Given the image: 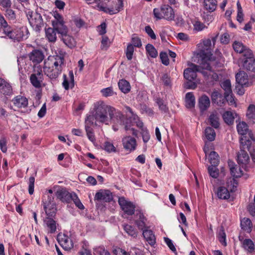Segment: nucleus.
Returning <instances> with one entry per match:
<instances>
[{"label":"nucleus","instance_id":"obj_6","mask_svg":"<svg viewBox=\"0 0 255 255\" xmlns=\"http://www.w3.org/2000/svg\"><path fill=\"white\" fill-rule=\"evenodd\" d=\"M153 12L156 20L165 19L171 21L173 20L175 17V12L173 9L168 4H163L160 8H154Z\"/></svg>","mask_w":255,"mask_h":255},{"label":"nucleus","instance_id":"obj_61","mask_svg":"<svg viewBox=\"0 0 255 255\" xmlns=\"http://www.w3.org/2000/svg\"><path fill=\"white\" fill-rule=\"evenodd\" d=\"M159 56L162 63L166 66L168 65L169 61L167 53L165 52H161L160 53Z\"/></svg>","mask_w":255,"mask_h":255},{"label":"nucleus","instance_id":"obj_48","mask_svg":"<svg viewBox=\"0 0 255 255\" xmlns=\"http://www.w3.org/2000/svg\"><path fill=\"white\" fill-rule=\"evenodd\" d=\"M247 117L251 120H255V105L251 104L248 108L247 113Z\"/></svg>","mask_w":255,"mask_h":255},{"label":"nucleus","instance_id":"obj_14","mask_svg":"<svg viewBox=\"0 0 255 255\" xmlns=\"http://www.w3.org/2000/svg\"><path fill=\"white\" fill-rule=\"evenodd\" d=\"M124 148L129 152L133 151L136 148V140L135 138L130 136H126L122 139Z\"/></svg>","mask_w":255,"mask_h":255},{"label":"nucleus","instance_id":"obj_46","mask_svg":"<svg viewBox=\"0 0 255 255\" xmlns=\"http://www.w3.org/2000/svg\"><path fill=\"white\" fill-rule=\"evenodd\" d=\"M209 122L210 125L214 128H217L219 127V118L216 114H211L209 118Z\"/></svg>","mask_w":255,"mask_h":255},{"label":"nucleus","instance_id":"obj_8","mask_svg":"<svg viewBox=\"0 0 255 255\" xmlns=\"http://www.w3.org/2000/svg\"><path fill=\"white\" fill-rule=\"evenodd\" d=\"M26 16L33 29L36 32H39L44 25L41 15L37 12L28 10L26 13Z\"/></svg>","mask_w":255,"mask_h":255},{"label":"nucleus","instance_id":"obj_5","mask_svg":"<svg viewBox=\"0 0 255 255\" xmlns=\"http://www.w3.org/2000/svg\"><path fill=\"white\" fill-rule=\"evenodd\" d=\"M112 112L110 116L109 122L111 121L113 123L114 130H118L120 127H123L126 131L129 129L130 127L128 126V120L127 118L120 111L114 107H113Z\"/></svg>","mask_w":255,"mask_h":255},{"label":"nucleus","instance_id":"obj_7","mask_svg":"<svg viewBox=\"0 0 255 255\" xmlns=\"http://www.w3.org/2000/svg\"><path fill=\"white\" fill-rule=\"evenodd\" d=\"M237 129L238 133L242 135L240 139V144L245 147L251 145L252 142L251 139H252L253 134L251 132H249L248 125L245 122H240L237 126Z\"/></svg>","mask_w":255,"mask_h":255},{"label":"nucleus","instance_id":"obj_38","mask_svg":"<svg viewBox=\"0 0 255 255\" xmlns=\"http://www.w3.org/2000/svg\"><path fill=\"white\" fill-rule=\"evenodd\" d=\"M229 166L230 169L231 174L235 178H238L242 175V171L240 168L238 169L237 165H234L233 162H229Z\"/></svg>","mask_w":255,"mask_h":255},{"label":"nucleus","instance_id":"obj_26","mask_svg":"<svg viewBox=\"0 0 255 255\" xmlns=\"http://www.w3.org/2000/svg\"><path fill=\"white\" fill-rule=\"evenodd\" d=\"M210 105V101L209 98L204 95L200 97L198 100V106L202 113L206 111Z\"/></svg>","mask_w":255,"mask_h":255},{"label":"nucleus","instance_id":"obj_50","mask_svg":"<svg viewBox=\"0 0 255 255\" xmlns=\"http://www.w3.org/2000/svg\"><path fill=\"white\" fill-rule=\"evenodd\" d=\"M71 201H73L75 206L80 210H84L85 208L84 206L81 202L77 195L73 192Z\"/></svg>","mask_w":255,"mask_h":255},{"label":"nucleus","instance_id":"obj_19","mask_svg":"<svg viewBox=\"0 0 255 255\" xmlns=\"http://www.w3.org/2000/svg\"><path fill=\"white\" fill-rule=\"evenodd\" d=\"M95 126V124L86 119L85 120V129L86 132V135L89 140L92 142L95 143L96 142V137L94 131V129L91 127Z\"/></svg>","mask_w":255,"mask_h":255},{"label":"nucleus","instance_id":"obj_25","mask_svg":"<svg viewBox=\"0 0 255 255\" xmlns=\"http://www.w3.org/2000/svg\"><path fill=\"white\" fill-rule=\"evenodd\" d=\"M0 92L5 96H10L12 94L10 84L2 78L0 80Z\"/></svg>","mask_w":255,"mask_h":255},{"label":"nucleus","instance_id":"obj_45","mask_svg":"<svg viewBox=\"0 0 255 255\" xmlns=\"http://www.w3.org/2000/svg\"><path fill=\"white\" fill-rule=\"evenodd\" d=\"M205 135L206 138L209 141H213L215 139L216 133L213 128L208 127L205 130Z\"/></svg>","mask_w":255,"mask_h":255},{"label":"nucleus","instance_id":"obj_28","mask_svg":"<svg viewBox=\"0 0 255 255\" xmlns=\"http://www.w3.org/2000/svg\"><path fill=\"white\" fill-rule=\"evenodd\" d=\"M142 235L146 242L151 246H154L156 243V238L153 232L148 228L145 229L142 231Z\"/></svg>","mask_w":255,"mask_h":255},{"label":"nucleus","instance_id":"obj_51","mask_svg":"<svg viewBox=\"0 0 255 255\" xmlns=\"http://www.w3.org/2000/svg\"><path fill=\"white\" fill-rule=\"evenodd\" d=\"M36 74H32L30 76V81L31 84L35 88H39L41 87V82Z\"/></svg>","mask_w":255,"mask_h":255},{"label":"nucleus","instance_id":"obj_34","mask_svg":"<svg viewBox=\"0 0 255 255\" xmlns=\"http://www.w3.org/2000/svg\"><path fill=\"white\" fill-rule=\"evenodd\" d=\"M57 31L53 27H49L45 29L46 37L50 42H55L57 40L56 36Z\"/></svg>","mask_w":255,"mask_h":255},{"label":"nucleus","instance_id":"obj_58","mask_svg":"<svg viewBox=\"0 0 255 255\" xmlns=\"http://www.w3.org/2000/svg\"><path fill=\"white\" fill-rule=\"evenodd\" d=\"M131 42L133 47L140 48L141 45V41L139 37L137 36L135 34H134L131 38Z\"/></svg>","mask_w":255,"mask_h":255},{"label":"nucleus","instance_id":"obj_2","mask_svg":"<svg viewBox=\"0 0 255 255\" xmlns=\"http://www.w3.org/2000/svg\"><path fill=\"white\" fill-rule=\"evenodd\" d=\"M41 205L46 215L43 219L44 225L48 228L49 233L54 234L57 229L56 221L53 219L56 216L57 208L53 198L51 195L44 196L41 202Z\"/></svg>","mask_w":255,"mask_h":255},{"label":"nucleus","instance_id":"obj_55","mask_svg":"<svg viewBox=\"0 0 255 255\" xmlns=\"http://www.w3.org/2000/svg\"><path fill=\"white\" fill-rule=\"evenodd\" d=\"M103 148L109 153L116 152V148L109 141H105L103 144Z\"/></svg>","mask_w":255,"mask_h":255},{"label":"nucleus","instance_id":"obj_43","mask_svg":"<svg viewBox=\"0 0 255 255\" xmlns=\"http://www.w3.org/2000/svg\"><path fill=\"white\" fill-rule=\"evenodd\" d=\"M244 248L250 253H252L255 250V244L253 241L250 239H246L243 243Z\"/></svg>","mask_w":255,"mask_h":255},{"label":"nucleus","instance_id":"obj_11","mask_svg":"<svg viewBox=\"0 0 255 255\" xmlns=\"http://www.w3.org/2000/svg\"><path fill=\"white\" fill-rule=\"evenodd\" d=\"M113 199V196L109 190H101L97 192L94 197V200L110 202Z\"/></svg>","mask_w":255,"mask_h":255},{"label":"nucleus","instance_id":"obj_10","mask_svg":"<svg viewBox=\"0 0 255 255\" xmlns=\"http://www.w3.org/2000/svg\"><path fill=\"white\" fill-rule=\"evenodd\" d=\"M118 203L122 210L125 214L132 216L135 211V205L133 202L126 199L124 197L119 198Z\"/></svg>","mask_w":255,"mask_h":255},{"label":"nucleus","instance_id":"obj_36","mask_svg":"<svg viewBox=\"0 0 255 255\" xmlns=\"http://www.w3.org/2000/svg\"><path fill=\"white\" fill-rule=\"evenodd\" d=\"M195 98L192 92H188L185 96V106L188 109H191L195 107Z\"/></svg>","mask_w":255,"mask_h":255},{"label":"nucleus","instance_id":"obj_57","mask_svg":"<svg viewBox=\"0 0 255 255\" xmlns=\"http://www.w3.org/2000/svg\"><path fill=\"white\" fill-rule=\"evenodd\" d=\"M156 103L158 106L159 109L163 112L166 113L168 111V108L167 106L164 104L163 100L160 98H157L156 99Z\"/></svg>","mask_w":255,"mask_h":255},{"label":"nucleus","instance_id":"obj_22","mask_svg":"<svg viewBox=\"0 0 255 255\" xmlns=\"http://www.w3.org/2000/svg\"><path fill=\"white\" fill-rule=\"evenodd\" d=\"M136 211L135 216L138 217V219L135 221V224L139 230L143 231L144 229L148 228V227L145 226L146 219L140 210H136Z\"/></svg>","mask_w":255,"mask_h":255},{"label":"nucleus","instance_id":"obj_32","mask_svg":"<svg viewBox=\"0 0 255 255\" xmlns=\"http://www.w3.org/2000/svg\"><path fill=\"white\" fill-rule=\"evenodd\" d=\"M216 194L220 199L227 200L230 197V194L228 189L223 186L218 188Z\"/></svg>","mask_w":255,"mask_h":255},{"label":"nucleus","instance_id":"obj_29","mask_svg":"<svg viewBox=\"0 0 255 255\" xmlns=\"http://www.w3.org/2000/svg\"><path fill=\"white\" fill-rule=\"evenodd\" d=\"M235 51L239 53H243V57L246 56V52L248 51H252L249 48L245 46L242 42L238 41H235L232 45Z\"/></svg>","mask_w":255,"mask_h":255},{"label":"nucleus","instance_id":"obj_21","mask_svg":"<svg viewBox=\"0 0 255 255\" xmlns=\"http://www.w3.org/2000/svg\"><path fill=\"white\" fill-rule=\"evenodd\" d=\"M198 71V66L192 64L191 68H188L184 71V77L187 80H194L197 77V72Z\"/></svg>","mask_w":255,"mask_h":255},{"label":"nucleus","instance_id":"obj_40","mask_svg":"<svg viewBox=\"0 0 255 255\" xmlns=\"http://www.w3.org/2000/svg\"><path fill=\"white\" fill-rule=\"evenodd\" d=\"M123 228L124 231L130 236L134 238H136L137 237L138 233L135 230L134 227L128 224H126L123 225Z\"/></svg>","mask_w":255,"mask_h":255},{"label":"nucleus","instance_id":"obj_52","mask_svg":"<svg viewBox=\"0 0 255 255\" xmlns=\"http://www.w3.org/2000/svg\"><path fill=\"white\" fill-rule=\"evenodd\" d=\"M218 165H212L208 167V173L209 175L214 178H217L219 174V171L217 168Z\"/></svg>","mask_w":255,"mask_h":255},{"label":"nucleus","instance_id":"obj_27","mask_svg":"<svg viewBox=\"0 0 255 255\" xmlns=\"http://www.w3.org/2000/svg\"><path fill=\"white\" fill-rule=\"evenodd\" d=\"M52 25L53 27L57 31V32L61 35L68 33V28L65 24L64 20L61 21L52 22Z\"/></svg>","mask_w":255,"mask_h":255},{"label":"nucleus","instance_id":"obj_42","mask_svg":"<svg viewBox=\"0 0 255 255\" xmlns=\"http://www.w3.org/2000/svg\"><path fill=\"white\" fill-rule=\"evenodd\" d=\"M61 246L66 250H69L73 247V243L70 238L65 236L61 240Z\"/></svg>","mask_w":255,"mask_h":255},{"label":"nucleus","instance_id":"obj_24","mask_svg":"<svg viewBox=\"0 0 255 255\" xmlns=\"http://www.w3.org/2000/svg\"><path fill=\"white\" fill-rule=\"evenodd\" d=\"M236 80L238 84L249 86V79L248 74L244 71H240L236 75Z\"/></svg>","mask_w":255,"mask_h":255},{"label":"nucleus","instance_id":"obj_31","mask_svg":"<svg viewBox=\"0 0 255 255\" xmlns=\"http://www.w3.org/2000/svg\"><path fill=\"white\" fill-rule=\"evenodd\" d=\"M61 37L63 42L68 47L72 48L76 46V41L72 36L66 33L62 34Z\"/></svg>","mask_w":255,"mask_h":255},{"label":"nucleus","instance_id":"obj_20","mask_svg":"<svg viewBox=\"0 0 255 255\" xmlns=\"http://www.w3.org/2000/svg\"><path fill=\"white\" fill-rule=\"evenodd\" d=\"M11 101L13 105L17 108H25L28 104V99L20 95L14 97Z\"/></svg>","mask_w":255,"mask_h":255},{"label":"nucleus","instance_id":"obj_9","mask_svg":"<svg viewBox=\"0 0 255 255\" xmlns=\"http://www.w3.org/2000/svg\"><path fill=\"white\" fill-rule=\"evenodd\" d=\"M246 56L242 59L244 69L255 74V58L252 51L246 52Z\"/></svg>","mask_w":255,"mask_h":255},{"label":"nucleus","instance_id":"obj_4","mask_svg":"<svg viewBox=\"0 0 255 255\" xmlns=\"http://www.w3.org/2000/svg\"><path fill=\"white\" fill-rule=\"evenodd\" d=\"M66 53L62 50H58L56 55L50 56L45 60L44 65L48 66L55 67V71L58 72L59 71H63L66 67V61L65 59Z\"/></svg>","mask_w":255,"mask_h":255},{"label":"nucleus","instance_id":"obj_41","mask_svg":"<svg viewBox=\"0 0 255 255\" xmlns=\"http://www.w3.org/2000/svg\"><path fill=\"white\" fill-rule=\"evenodd\" d=\"M223 120L227 125H233L234 122L235 117L234 114L231 111H226L223 115Z\"/></svg>","mask_w":255,"mask_h":255},{"label":"nucleus","instance_id":"obj_18","mask_svg":"<svg viewBox=\"0 0 255 255\" xmlns=\"http://www.w3.org/2000/svg\"><path fill=\"white\" fill-rule=\"evenodd\" d=\"M72 194L73 192L70 193L65 189H62L56 191V196L61 202L69 203L71 201Z\"/></svg>","mask_w":255,"mask_h":255},{"label":"nucleus","instance_id":"obj_49","mask_svg":"<svg viewBox=\"0 0 255 255\" xmlns=\"http://www.w3.org/2000/svg\"><path fill=\"white\" fill-rule=\"evenodd\" d=\"M145 49L148 54L152 58H155L157 56V51L155 47L151 44H147Z\"/></svg>","mask_w":255,"mask_h":255},{"label":"nucleus","instance_id":"obj_30","mask_svg":"<svg viewBox=\"0 0 255 255\" xmlns=\"http://www.w3.org/2000/svg\"><path fill=\"white\" fill-rule=\"evenodd\" d=\"M119 2L120 3L118 5L116 8H114L113 7H108L107 6H101V9L105 12L110 14V15H113L117 13L120 11H121L122 9H123V1L121 0H119Z\"/></svg>","mask_w":255,"mask_h":255},{"label":"nucleus","instance_id":"obj_53","mask_svg":"<svg viewBox=\"0 0 255 255\" xmlns=\"http://www.w3.org/2000/svg\"><path fill=\"white\" fill-rule=\"evenodd\" d=\"M8 24L4 17L0 14V37L2 36Z\"/></svg>","mask_w":255,"mask_h":255},{"label":"nucleus","instance_id":"obj_17","mask_svg":"<svg viewBox=\"0 0 255 255\" xmlns=\"http://www.w3.org/2000/svg\"><path fill=\"white\" fill-rule=\"evenodd\" d=\"M28 57L34 65H36L43 61L44 55L42 51L34 49L28 54Z\"/></svg>","mask_w":255,"mask_h":255},{"label":"nucleus","instance_id":"obj_16","mask_svg":"<svg viewBox=\"0 0 255 255\" xmlns=\"http://www.w3.org/2000/svg\"><path fill=\"white\" fill-rule=\"evenodd\" d=\"M250 147L251 145H249L247 146V147L245 146V148H243V144H240L241 150L239 152L237 156L239 164H246L248 163L250 157L246 150H249Z\"/></svg>","mask_w":255,"mask_h":255},{"label":"nucleus","instance_id":"obj_13","mask_svg":"<svg viewBox=\"0 0 255 255\" xmlns=\"http://www.w3.org/2000/svg\"><path fill=\"white\" fill-rule=\"evenodd\" d=\"M221 87L224 90V95L226 98H229L230 104L232 105L235 103V100L233 97V93L232 90L231 83L230 80H226L221 83Z\"/></svg>","mask_w":255,"mask_h":255},{"label":"nucleus","instance_id":"obj_54","mask_svg":"<svg viewBox=\"0 0 255 255\" xmlns=\"http://www.w3.org/2000/svg\"><path fill=\"white\" fill-rule=\"evenodd\" d=\"M100 92L102 96L105 97H111L116 94V93L113 91L112 87L102 89Z\"/></svg>","mask_w":255,"mask_h":255},{"label":"nucleus","instance_id":"obj_56","mask_svg":"<svg viewBox=\"0 0 255 255\" xmlns=\"http://www.w3.org/2000/svg\"><path fill=\"white\" fill-rule=\"evenodd\" d=\"M134 52V47L131 43H129L127 45V49L125 51L126 57L128 60H130L132 58Z\"/></svg>","mask_w":255,"mask_h":255},{"label":"nucleus","instance_id":"obj_37","mask_svg":"<svg viewBox=\"0 0 255 255\" xmlns=\"http://www.w3.org/2000/svg\"><path fill=\"white\" fill-rule=\"evenodd\" d=\"M198 55L199 57L201 58L203 62H207L211 60L212 58V51L210 50L201 49L199 51Z\"/></svg>","mask_w":255,"mask_h":255},{"label":"nucleus","instance_id":"obj_63","mask_svg":"<svg viewBox=\"0 0 255 255\" xmlns=\"http://www.w3.org/2000/svg\"><path fill=\"white\" fill-rule=\"evenodd\" d=\"M194 30L199 31L203 30L205 28V25L202 22L199 21H195L193 23Z\"/></svg>","mask_w":255,"mask_h":255},{"label":"nucleus","instance_id":"obj_12","mask_svg":"<svg viewBox=\"0 0 255 255\" xmlns=\"http://www.w3.org/2000/svg\"><path fill=\"white\" fill-rule=\"evenodd\" d=\"M211 99L213 103L219 106H222L226 102L230 104L229 98H226L225 95H223L217 91H214L211 94Z\"/></svg>","mask_w":255,"mask_h":255},{"label":"nucleus","instance_id":"obj_64","mask_svg":"<svg viewBox=\"0 0 255 255\" xmlns=\"http://www.w3.org/2000/svg\"><path fill=\"white\" fill-rule=\"evenodd\" d=\"M145 31L148 35L152 39H156V36L153 30L149 25L145 27Z\"/></svg>","mask_w":255,"mask_h":255},{"label":"nucleus","instance_id":"obj_1","mask_svg":"<svg viewBox=\"0 0 255 255\" xmlns=\"http://www.w3.org/2000/svg\"><path fill=\"white\" fill-rule=\"evenodd\" d=\"M112 111L113 107L106 105L103 101H99L94 104L93 111L87 115L85 119L93 122L95 126L99 124L108 125Z\"/></svg>","mask_w":255,"mask_h":255},{"label":"nucleus","instance_id":"obj_47","mask_svg":"<svg viewBox=\"0 0 255 255\" xmlns=\"http://www.w3.org/2000/svg\"><path fill=\"white\" fill-rule=\"evenodd\" d=\"M119 254V255H144L139 249L135 248H132L129 253L121 249Z\"/></svg>","mask_w":255,"mask_h":255},{"label":"nucleus","instance_id":"obj_60","mask_svg":"<svg viewBox=\"0 0 255 255\" xmlns=\"http://www.w3.org/2000/svg\"><path fill=\"white\" fill-rule=\"evenodd\" d=\"M141 134L142 135L143 141L144 143L147 142L149 141L150 136L147 128H142V130L141 131Z\"/></svg>","mask_w":255,"mask_h":255},{"label":"nucleus","instance_id":"obj_23","mask_svg":"<svg viewBox=\"0 0 255 255\" xmlns=\"http://www.w3.org/2000/svg\"><path fill=\"white\" fill-rule=\"evenodd\" d=\"M49 68L48 66L44 65L43 72L45 75H46L50 80H55L62 73V71H55V67L51 66Z\"/></svg>","mask_w":255,"mask_h":255},{"label":"nucleus","instance_id":"obj_35","mask_svg":"<svg viewBox=\"0 0 255 255\" xmlns=\"http://www.w3.org/2000/svg\"><path fill=\"white\" fill-rule=\"evenodd\" d=\"M119 89L125 94H127L130 91L131 87L129 83L125 79L120 80L118 82Z\"/></svg>","mask_w":255,"mask_h":255},{"label":"nucleus","instance_id":"obj_44","mask_svg":"<svg viewBox=\"0 0 255 255\" xmlns=\"http://www.w3.org/2000/svg\"><path fill=\"white\" fill-rule=\"evenodd\" d=\"M210 163L212 165H218L219 163V156L218 154L214 151H211L209 154Z\"/></svg>","mask_w":255,"mask_h":255},{"label":"nucleus","instance_id":"obj_33","mask_svg":"<svg viewBox=\"0 0 255 255\" xmlns=\"http://www.w3.org/2000/svg\"><path fill=\"white\" fill-rule=\"evenodd\" d=\"M204 8L209 12L214 11L217 6V1L216 0H204Z\"/></svg>","mask_w":255,"mask_h":255},{"label":"nucleus","instance_id":"obj_59","mask_svg":"<svg viewBox=\"0 0 255 255\" xmlns=\"http://www.w3.org/2000/svg\"><path fill=\"white\" fill-rule=\"evenodd\" d=\"M35 178L31 176L29 178L28 182V192L30 195H32L34 192Z\"/></svg>","mask_w":255,"mask_h":255},{"label":"nucleus","instance_id":"obj_62","mask_svg":"<svg viewBox=\"0 0 255 255\" xmlns=\"http://www.w3.org/2000/svg\"><path fill=\"white\" fill-rule=\"evenodd\" d=\"M226 235L223 230H221L218 234V239L219 242L224 246H226L227 244L226 243Z\"/></svg>","mask_w":255,"mask_h":255},{"label":"nucleus","instance_id":"obj_3","mask_svg":"<svg viewBox=\"0 0 255 255\" xmlns=\"http://www.w3.org/2000/svg\"><path fill=\"white\" fill-rule=\"evenodd\" d=\"M29 32L26 26L12 27L8 25L1 38H8L14 42H19L26 39Z\"/></svg>","mask_w":255,"mask_h":255},{"label":"nucleus","instance_id":"obj_39","mask_svg":"<svg viewBox=\"0 0 255 255\" xmlns=\"http://www.w3.org/2000/svg\"><path fill=\"white\" fill-rule=\"evenodd\" d=\"M241 226L242 229L247 233H250L252 229V223L249 218H244L241 220Z\"/></svg>","mask_w":255,"mask_h":255},{"label":"nucleus","instance_id":"obj_15","mask_svg":"<svg viewBox=\"0 0 255 255\" xmlns=\"http://www.w3.org/2000/svg\"><path fill=\"white\" fill-rule=\"evenodd\" d=\"M69 79L66 74H63V81L62 83L63 87L65 90H68L70 89H73L75 86V81L73 72L70 70L68 72Z\"/></svg>","mask_w":255,"mask_h":255}]
</instances>
